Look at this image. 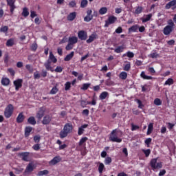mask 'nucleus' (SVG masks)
Wrapping results in <instances>:
<instances>
[{
  "label": "nucleus",
  "mask_w": 176,
  "mask_h": 176,
  "mask_svg": "<svg viewBox=\"0 0 176 176\" xmlns=\"http://www.w3.org/2000/svg\"><path fill=\"white\" fill-rule=\"evenodd\" d=\"M55 72H58V73H61L63 72V68L61 67V66H57L56 67V69H54Z\"/></svg>",
  "instance_id": "nucleus-64"
},
{
  "label": "nucleus",
  "mask_w": 176,
  "mask_h": 176,
  "mask_svg": "<svg viewBox=\"0 0 176 176\" xmlns=\"http://www.w3.org/2000/svg\"><path fill=\"white\" fill-rule=\"evenodd\" d=\"M151 19H152V14H148L147 15H146L145 18H143L142 19V23H147V21H149V20H151Z\"/></svg>",
  "instance_id": "nucleus-36"
},
{
  "label": "nucleus",
  "mask_w": 176,
  "mask_h": 176,
  "mask_svg": "<svg viewBox=\"0 0 176 176\" xmlns=\"http://www.w3.org/2000/svg\"><path fill=\"white\" fill-rule=\"evenodd\" d=\"M61 162V157L60 156L54 157L49 163L50 166H55L57 163H60Z\"/></svg>",
  "instance_id": "nucleus-12"
},
{
  "label": "nucleus",
  "mask_w": 176,
  "mask_h": 176,
  "mask_svg": "<svg viewBox=\"0 0 176 176\" xmlns=\"http://www.w3.org/2000/svg\"><path fill=\"white\" fill-rule=\"evenodd\" d=\"M164 86H171V85H174V80L170 78L164 82Z\"/></svg>",
  "instance_id": "nucleus-35"
},
{
  "label": "nucleus",
  "mask_w": 176,
  "mask_h": 176,
  "mask_svg": "<svg viewBox=\"0 0 176 176\" xmlns=\"http://www.w3.org/2000/svg\"><path fill=\"white\" fill-rule=\"evenodd\" d=\"M43 116H45V107H42L38 109V111L36 114V118L38 120H41Z\"/></svg>",
  "instance_id": "nucleus-9"
},
{
  "label": "nucleus",
  "mask_w": 176,
  "mask_h": 176,
  "mask_svg": "<svg viewBox=\"0 0 176 176\" xmlns=\"http://www.w3.org/2000/svg\"><path fill=\"white\" fill-rule=\"evenodd\" d=\"M68 42L72 45H75V43H78V37L76 36L69 37Z\"/></svg>",
  "instance_id": "nucleus-23"
},
{
  "label": "nucleus",
  "mask_w": 176,
  "mask_h": 176,
  "mask_svg": "<svg viewBox=\"0 0 176 176\" xmlns=\"http://www.w3.org/2000/svg\"><path fill=\"white\" fill-rule=\"evenodd\" d=\"M7 5L10 6V11L11 14L14 13V9H16V5H14L16 0H6Z\"/></svg>",
  "instance_id": "nucleus-8"
},
{
  "label": "nucleus",
  "mask_w": 176,
  "mask_h": 176,
  "mask_svg": "<svg viewBox=\"0 0 176 176\" xmlns=\"http://www.w3.org/2000/svg\"><path fill=\"white\" fill-rule=\"evenodd\" d=\"M167 24H168V27H171L172 28H174V27H175V24L172 21V19L168 20Z\"/></svg>",
  "instance_id": "nucleus-49"
},
{
  "label": "nucleus",
  "mask_w": 176,
  "mask_h": 176,
  "mask_svg": "<svg viewBox=\"0 0 176 176\" xmlns=\"http://www.w3.org/2000/svg\"><path fill=\"white\" fill-rule=\"evenodd\" d=\"M14 45V39L13 38H10L6 42V46H8V47H12V46H13Z\"/></svg>",
  "instance_id": "nucleus-32"
},
{
  "label": "nucleus",
  "mask_w": 176,
  "mask_h": 176,
  "mask_svg": "<svg viewBox=\"0 0 176 176\" xmlns=\"http://www.w3.org/2000/svg\"><path fill=\"white\" fill-rule=\"evenodd\" d=\"M123 50H124V45H121L116 48L114 52L115 53H122Z\"/></svg>",
  "instance_id": "nucleus-33"
},
{
  "label": "nucleus",
  "mask_w": 176,
  "mask_h": 176,
  "mask_svg": "<svg viewBox=\"0 0 176 176\" xmlns=\"http://www.w3.org/2000/svg\"><path fill=\"white\" fill-rule=\"evenodd\" d=\"M135 101L138 104V108L142 109L144 108V104H142V101H141L140 99H136Z\"/></svg>",
  "instance_id": "nucleus-47"
},
{
  "label": "nucleus",
  "mask_w": 176,
  "mask_h": 176,
  "mask_svg": "<svg viewBox=\"0 0 176 176\" xmlns=\"http://www.w3.org/2000/svg\"><path fill=\"white\" fill-rule=\"evenodd\" d=\"M116 21H118V17L113 16V15H110L107 20L105 21V24H104V27H109V25H111V24H115V23H116Z\"/></svg>",
  "instance_id": "nucleus-6"
},
{
  "label": "nucleus",
  "mask_w": 176,
  "mask_h": 176,
  "mask_svg": "<svg viewBox=\"0 0 176 176\" xmlns=\"http://www.w3.org/2000/svg\"><path fill=\"white\" fill-rule=\"evenodd\" d=\"M174 28H172L171 26H166L164 28V30H163V33L165 34V35H170V34H171V32H173Z\"/></svg>",
  "instance_id": "nucleus-14"
},
{
  "label": "nucleus",
  "mask_w": 176,
  "mask_h": 176,
  "mask_svg": "<svg viewBox=\"0 0 176 176\" xmlns=\"http://www.w3.org/2000/svg\"><path fill=\"white\" fill-rule=\"evenodd\" d=\"M50 122H52V118L50 117V116L47 115L43 117V119L42 120L43 124H49Z\"/></svg>",
  "instance_id": "nucleus-18"
},
{
  "label": "nucleus",
  "mask_w": 176,
  "mask_h": 176,
  "mask_svg": "<svg viewBox=\"0 0 176 176\" xmlns=\"http://www.w3.org/2000/svg\"><path fill=\"white\" fill-rule=\"evenodd\" d=\"M105 85H106V86H112L113 85V82H112V80H111V78H109V79L106 80Z\"/></svg>",
  "instance_id": "nucleus-58"
},
{
  "label": "nucleus",
  "mask_w": 176,
  "mask_h": 176,
  "mask_svg": "<svg viewBox=\"0 0 176 176\" xmlns=\"http://www.w3.org/2000/svg\"><path fill=\"white\" fill-rule=\"evenodd\" d=\"M33 140H34V142H36V144H39V142L41 141V135H36L34 136Z\"/></svg>",
  "instance_id": "nucleus-46"
},
{
  "label": "nucleus",
  "mask_w": 176,
  "mask_h": 176,
  "mask_svg": "<svg viewBox=\"0 0 176 176\" xmlns=\"http://www.w3.org/2000/svg\"><path fill=\"white\" fill-rule=\"evenodd\" d=\"M30 49L32 52H36V49H38V44H36V43H33L31 45Z\"/></svg>",
  "instance_id": "nucleus-52"
},
{
  "label": "nucleus",
  "mask_w": 176,
  "mask_h": 176,
  "mask_svg": "<svg viewBox=\"0 0 176 176\" xmlns=\"http://www.w3.org/2000/svg\"><path fill=\"white\" fill-rule=\"evenodd\" d=\"M140 126L138 125H134V124H131V131H135V130H139Z\"/></svg>",
  "instance_id": "nucleus-59"
},
{
  "label": "nucleus",
  "mask_w": 176,
  "mask_h": 176,
  "mask_svg": "<svg viewBox=\"0 0 176 176\" xmlns=\"http://www.w3.org/2000/svg\"><path fill=\"white\" fill-rule=\"evenodd\" d=\"M19 156L22 157V160H23L24 162H28V156H30V152L20 153Z\"/></svg>",
  "instance_id": "nucleus-15"
},
{
  "label": "nucleus",
  "mask_w": 176,
  "mask_h": 176,
  "mask_svg": "<svg viewBox=\"0 0 176 176\" xmlns=\"http://www.w3.org/2000/svg\"><path fill=\"white\" fill-rule=\"evenodd\" d=\"M89 87H90V84L85 83L82 85V87H81V90H87Z\"/></svg>",
  "instance_id": "nucleus-57"
},
{
  "label": "nucleus",
  "mask_w": 176,
  "mask_h": 176,
  "mask_svg": "<svg viewBox=\"0 0 176 176\" xmlns=\"http://www.w3.org/2000/svg\"><path fill=\"white\" fill-rule=\"evenodd\" d=\"M109 96V94L107 91H103L100 94V95L99 96V98L100 100H105V98H107V97H108Z\"/></svg>",
  "instance_id": "nucleus-29"
},
{
  "label": "nucleus",
  "mask_w": 176,
  "mask_h": 176,
  "mask_svg": "<svg viewBox=\"0 0 176 176\" xmlns=\"http://www.w3.org/2000/svg\"><path fill=\"white\" fill-rule=\"evenodd\" d=\"M109 139L112 142H118V143L122 142V138H119L118 137V129H117L113 130L111 132Z\"/></svg>",
  "instance_id": "nucleus-5"
},
{
  "label": "nucleus",
  "mask_w": 176,
  "mask_h": 176,
  "mask_svg": "<svg viewBox=\"0 0 176 176\" xmlns=\"http://www.w3.org/2000/svg\"><path fill=\"white\" fill-rule=\"evenodd\" d=\"M120 78L122 79V80H126V79H127V73L126 72H121L120 74Z\"/></svg>",
  "instance_id": "nucleus-39"
},
{
  "label": "nucleus",
  "mask_w": 176,
  "mask_h": 176,
  "mask_svg": "<svg viewBox=\"0 0 176 176\" xmlns=\"http://www.w3.org/2000/svg\"><path fill=\"white\" fill-rule=\"evenodd\" d=\"M13 112H14V107L12 104H9L7 105L4 110V116L6 119H9L12 118V115H13Z\"/></svg>",
  "instance_id": "nucleus-4"
},
{
  "label": "nucleus",
  "mask_w": 176,
  "mask_h": 176,
  "mask_svg": "<svg viewBox=\"0 0 176 176\" xmlns=\"http://www.w3.org/2000/svg\"><path fill=\"white\" fill-rule=\"evenodd\" d=\"M34 151H39L41 149V145L39 144H36L32 146Z\"/></svg>",
  "instance_id": "nucleus-63"
},
{
  "label": "nucleus",
  "mask_w": 176,
  "mask_h": 176,
  "mask_svg": "<svg viewBox=\"0 0 176 176\" xmlns=\"http://www.w3.org/2000/svg\"><path fill=\"white\" fill-rule=\"evenodd\" d=\"M58 91V89L57 88V87H54L50 92V94H56V93Z\"/></svg>",
  "instance_id": "nucleus-54"
},
{
  "label": "nucleus",
  "mask_w": 176,
  "mask_h": 176,
  "mask_svg": "<svg viewBox=\"0 0 176 176\" xmlns=\"http://www.w3.org/2000/svg\"><path fill=\"white\" fill-rule=\"evenodd\" d=\"M87 140H89V138H87V137H83L82 138L78 143L79 146H82V145H83V144H85L86 142V141H87Z\"/></svg>",
  "instance_id": "nucleus-40"
},
{
  "label": "nucleus",
  "mask_w": 176,
  "mask_h": 176,
  "mask_svg": "<svg viewBox=\"0 0 176 176\" xmlns=\"http://www.w3.org/2000/svg\"><path fill=\"white\" fill-rule=\"evenodd\" d=\"M71 89V82H67L65 84V90L66 91H68V90H69Z\"/></svg>",
  "instance_id": "nucleus-53"
},
{
  "label": "nucleus",
  "mask_w": 176,
  "mask_h": 176,
  "mask_svg": "<svg viewBox=\"0 0 176 176\" xmlns=\"http://www.w3.org/2000/svg\"><path fill=\"white\" fill-rule=\"evenodd\" d=\"M107 12H108V8H107V7H102L99 10V13L102 15L107 14Z\"/></svg>",
  "instance_id": "nucleus-42"
},
{
  "label": "nucleus",
  "mask_w": 176,
  "mask_h": 176,
  "mask_svg": "<svg viewBox=\"0 0 176 176\" xmlns=\"http://www.w3.org/2000/svg\"><path fill=\"white\" fill-rule=\"evenodd\" d=\"M25 68L28 71V72H30V74H32V72H34V67H32L31 65L30 64L26 65Z\"/></svg>",
  "instance_id": "nucleus-45"
},
{
  "label": "nucleus",
  "mask_w": 176,
  "mask_h": 176,
  "mask_svg": "<svg viewBox=\"0 0 176 176\" xmlns=\"http://www.w3.org/2000/svg\"><path fill=\"white\" fill-rule=\"evenodd\" d=\"M31 131H32V127L26 126L25 128V137H30V135L31 134Z\"/></svg>",
  "instance_id": "nucleus-24"
},
{
  "label": "nucleus",
  "mask_w": 176,
  "mask_h": 176,
  "mask_svg": "<svg viewBox=\"0 0 176 176\" xmlns=\"http://www.w3.org/2000/svg\"><path fill=\"white\" fill-rule=\"evenodd\" d=\"M99 164L98 167V170L100 174H102V171L105 169V165L102 164V162H98Z\"/></svg>",
  "instance_id": "nucleus-26"
},
{
  "label": "nucleus",
  "mask_w": 176,
  "mask_h": 176,
  "mask_svg": "<svg viewBox=\"0 0 176 176\" xmlns=\"http://www.w3.org/2000/svg\"><path fill=\"white\" fill-rule=\"evenodd\" d=\"M92 13L93 10H91V9H88L87 10V16L84 18V21H85L86 23H89V21H91V19L94 17Z\"/></svg>",
  "instance_id": "nucleus-10"
},
{
  "label": "nucleus",
  "mask_w": 176,
  "mask_h": 176,
  "mask_svg": "<svg viewBox=\"0 0 176 176\" xmlns=\"http://www.w3.org/2000/svg\"><path fill=\"white\" fill-rule=\"evenodd\" d=\"M76 19V12H73L69 14V15L67 16V20L68 21H74V20Z\"/></svg>",
  "instance_id": "nucleus-17"
},
{
  "label": "nucleus",
  "mask_w": 176,
  "mask_h": 176,
  "mask_svg": "<svg viewBox=\"0 0 176 176\" xmlns=\"http://www.w3.org/2000/svg\"><path fill=\"white\" fill-rule=\"evenodd\" d=\"M24 119H25V116H24L23 112L19 113L16 118V123H23L24 122Z\"/></svg>",
  "instance_id": "nucleus-16"
},
{
  "label": "nucleus",
  "mask_w": 176,
  "mask_h": 176,
  "mask_svg": "<svg viewBox=\"0 0 176 176\" xmlns=\"http://www.w3.org/2000/svg\"><path fill=\"white\" fill-rule=\"evenodd\" d=\"M140 76H141V78H142V79H144L146 80H151L153 79V77H152L151 76H146L145 74V72H142Z\"/></svg>",
  "instance_id": "nucleus-22"
},
{
  "label": "nucleus",
  "mask_w": 176,
  "mask_h": 176,
  "mask_svg": "<svg viewBox=\"0 0 176 176\" xmlns=\"http://www.w3.org/2000/svg\"><path fill=\"white\" fill-rule=\"evenodd\" d=\"M9 30V28L8 26H3L0 28V32H6Z\"/></svg>",
  "instance_id": "nucleus-60"
},
{
  "label": "nucleus",
  "mask_w": 176,
  "mask_h": 176,
  "mask_svg": "<svg viewBox=\"0 0 176 176\" xmlns=\"http://www.w3.org/2000/svg\"><path fill=\"white\" fill-rule=\"evenodd\" d=\"M1 85L3 86H9L10 85V80L8 78H3L1 79Z\"/></svg>",
  "instance_id": "nucleus-20"
},
{
  "label": "nucleus",
  "mask_w": 176,
  "mask_h": 176,
  "mask_svg": "<svg viewBox=\"0 0 176 176\" xmlns=\"http://www.w3.org/2000/svg\"><path fill=\"white\" fill-rule=\"evenodd\" d=\"M151 142H152V138H148L145 140L144 144H146V145L147 146V148H149V146H151Z\"/></svg>",
  "instance_id": "nucleus-48"
},
{
  "label": "nucleus",
  "mask_w": 176,
  "mask_h": 176,
  "mask_svg": "<svg viewBox=\"0 0 176 176\" xmlns=\"http://www.w3.org/2000/svg\"><path fill=\"white\" fill-rule=\"evenodd\" d=\"M36 16H38V14H36V12H35L34 10L30 11V17H31V19H34V17H36Z\"/></svg>",
  "instance_id": "nucleus-62"
},
{
  "label": "nucleus",
  "mask_w": 176,
  "mask_h": 176,
  "mask_svg": "<svg viewBox=\"0 0 176 176\" xmlns=\"http://www.w3.org/2000/svg\"><path fill=\"white\" fill-rule=\"evenodd\" d=\"M87 104L88 105H97V100H96L95 96H93L92 101L91 102L88 101Z\"/></svg>",
  "instance_id": "nucleus-43"
},
{
  "label": "nucleus",
  "mask_w": 176,
  "mask_h": 176,
  "mask_svg": "<svg viewBox=\"0 0 176 176\" xmlns=\"http://www.w3.org/2000/svg\"><path fill=\"white\" fill-rule=\"evenodd\" d=\"M52 63H53V64H56V63H57V58L54 56V54H53L52 52H50L47 60L44 63V67L47 71L54 72V70H53V67H52Z\"/></svg>",
  "instance_id": "nucleus-1"
},
{
  "label": "nucleus",
  "mask_w": 176,
  "mask_h": 176,
  "mask_svg": "<svg viewBox=\"0 0 176 176\" xmlns=\"http://www.w3.org/2000/svg\"><path fill=\"white\" fill-rule=\"evenodd\" d=\"M28 123H29V124H32V126H35V124H36V120H35V117H30L28 119Z\"/></svg>",
  "instance_id": "nucleus-25"
},
{
  "label": "nucleus",
  "mask_w": 176,
  "mask_h": 176,
  "mask_svg": "<svg viewBox=\"0 0 176 176\" xmlns=\"http://www.w3.org/2000/svg\"><path fill=\"white\" fill-rule=\"evenodd\" d=\"M153 102H154V105H157V107H159L162 104V100L157 98L154 100Z\"/></svg>",
  "instance_id": "nucleus-44"
},
{
  "label": "nucleus",
  "mask_w": 176,
  "mask_h": 176,
  "mask_svg": "<svg viewBox=\"0 0 176 176\" xmlns=\"http://www.w3.org/2000/svg\"><path fill=\"white\" fill-rule=\"evenodd\" d=\"M47 174H49V170H43L38 171L37 173V175L43 176V175H47Z\"/></svg>",
  "instance_id": "nucleus-38"
},
{
  "label": "nucleus",
  "mask_w": 176,
  "mask_h": 176,
  "mask_svg": "<svg viewBox=\"0 0 176 176\" xmlns=\"http://www.w3.org/2000/svg\"><path fill=\"white\" fill-rule=\"evenodd\" d=\"M74 56H75V52L74 51H72V52H70V54H67L65 57L64 61H71V60H72Z\"/></svg>",
  "instance_id": "nucleus-19"
},
{
  "label": "nucleus",
  "mask_w": 176,
  "mask_h": 176,
  "mask_svg": "<svg viewBox=\"0 0 176 176\" xmlns=\"http://www.w3.org/2000/svg\"><path fill=\"white\" fill-rule=\"evenodd\" d=\"M144 10V8L141 6L136 7L135 12H133L135 14H141V12Z\"/></svg>",
  "instance_id": "nucleus-37"
},
{
  "label": "nucleus",
  "mask_w": 176,
  "mask_h": 176,
  "mask_svg": "<svg viewBox=\"0 0 176 176\" xmlns=\"http://www.w3.org/2000/svg\"><path fill=\"white\" fill-rule=\"evenodd\" d=\"M153 131V124L150 123L148 126V129H147V132H146L147 135L152 134Z\"/></svg>",
  "instance_id": "nucleus-31"
},
{
  "label": "nucleus",
  "mask_w": 176,
  "mask_h": 176,
  "mask_svg": "<svg viewBox=\"0 0 176 176\" xmlns=\"http://www.w3.org/2000/svg\"><path fill=\"white\" fill-rule=\"evenodd\" d=\"M78 36L80 41H86L87 39V32L85 30H80L78 32Z\"/></svg>",
  "instance_id": "nucleus-11"
},
{
  "label": "nucleus",
  "mask_w": 176,
  "mask_h": 176,
  "mask_svg": "<svg viewBox=\"0 0 176 176\" xmlns=\"http://www.w3.org/2000/svg\"><path fill=\"white\" fill-rule=\"evenodd\" d=\"M34 79H41V74H39V72L36 71L34 73Z\"/></svg>",
  "instance_id": "nucleus-56"
},
{
  "label": "nucleus",
  "mask_w": 176,
  "mask_h": 176,
  "mask_svg": "<svg viewBox=\"0 0 176 176\" xmlns=\"http://www.w3.org/2000/svg\"><path fill=\"white\" fill-rule=\"evenodd\" d=\"M129 34L131 32H137L138 31V25H134L128 29Z\"/></svg>",
  "instance_id": "nucleus-21"
},
{
  "label": "nucleus",
  "mask_w": 176,
  "mask_h": 176,
  "mask_svg": "<svg viewBox=\"0 0 176 176\" xmlns=\"http://www.w3.org/2000/svg\"><path fill=\"white\" fill-rule=\"evenodd\" d=\"M95 39H97V35L96 34H92L89 36V39L87 40V43H91Z\"/></svg>",
  "instance_id": "nucleus-27"
},
{
  "label": "nucleus",
  "mask_w": 176,
  "mask_h": 176,
  "mask_svg": "<svg viewBox=\"0 0 176 176\" xmlns=\"http://www.w3.org/2000/svg\"><path fill=\"white\" fill-rule=\"evenodd\" d=\"M74 49V44H71L68 43V44L65 47V50L67 51L72 50Z\"/></svg>",
  "instance_id": "nucleus-51"
},
{
  "label": "nucleus",
  "mask_w": 176,
  "mask_h": 176,
  "mask_svg": "<svg viewBox=\"0 0 176 176\" xmlns=\"http://www.w3.org/2000/svg\"><path fill=\"white\" fill-rule=\"evenodd\" d=\"M175 5L176 0H172L166 5L165 8L166 9H170V8H172V6H175Z\"/></svg>",
  "instance_id": "nucleus-28"
},
{
  "label": "nucleus",
  "mask_w": 176,
  "mask_h": 176,
  "mask_svg": "<svg viewBox=\"0 0 176 176\" xmlns=\"http://www.w3.org/2000/svg\"><path fill=\"white\" fill-rule=\"evenodd\" d=\"M131 68V65L130 63H126L124 67V71H130V69Z\"/></svg>",
  "instance_id": "nucleus-55"
},
{
  "label": "nucleus",
  "mask_w": 176,
  "mask_h": 176,
  "mask_svg": "<svg viewBox=\"0 0 176 176\" xmlns=\"http://www.w3.org/2000/svg\"><path fill=\"white\" fill-rule=\"evenodd\" d=\"M34 168H35L34 167V164L29 163L28 165L26 166V168L25 170V173L28 174L30 173H32Z\"/></svg>",
  "instance_id": "nucleus-13"
},
{
  "label": "nucleus",
  "mask_w": 176,
  "mask_h": 176,
  "mask_svg": "<svg viewBox=\"0 0 176 176\" xmlns=\"http://www.w3.org/2000/svg\"><path fill=\"white\" fill-rule=\"evenodd\" d=\"M126 56H127V57H129V58H133V57H134V53L129 51L126 52V54H124L122 55L123 57H126Z\"/></svg>",
  "instance_id": "nucleus-41"
},
{
  "label": "nucleus",
  "mask_w": 176,
  "mask_h": 176,
  "mask_svg": "<svg viewBox=\"0 0 176 176\" xmlns=\"http://www.w3.org/2000/svg\"><path fill=\"white\" fill-rule=\"evenodd\" d=\"M146 157H149V155H151V149H147V150H144L143 151Z\"/></svg>",
  "instance_id": "nucleus-61"
},
{
  "label": "nucleus",
  "mask_w": 176,
  "mask_h": 176,
  "mask_svg": "<svg viewBox=\"0 0 176 176\" xmlns=\"http://www.w3.org/2000/svg\"><path fill=\"white\" fill-rule=\"evenodd\" d=\"M74 130V126L72 123H66L63 127V130L60 131L59 135L60 138H65Z\"/></svg>",
  "instance_id": "nucleus-2"
},
{
  "label": "nucleus",
  "mask_w": 176,
  "mask_h": 176,
  "mask_svg": "<svg viewBox=\"0 0 176 176\" xmlns=\"http://www.w3.org/2000/svg\"><path fill=\"white\" fill-rule=\"evenodd\" d=\"M22 16H23V17H28V16H30V11H28L27 7L23 8Z\"/></svg>",
  "instance_id": "nucleus-30"
},
{
  "label": "nucleus",
  "mask_w": 176,
  "mask_h": 176,
  "mask_svg": "<svg viewBox=\"0 0 176 176\" xmlns=\"http://www.w3.org/2000/svg\"><path fill=\"white\" fill-rule=\"evenodd\" d=\"M14 86H15V90L19 91L21 87H23V79L18 78L13 82Z\"/></svg>",
  "instance_id": "nucleus-7"
},
{
  "label": "nucleus",
  "mask_w": 176,
  "mask_h": 176,
  "mask_svg": "<svg viewBox=\"0 0 176 176\" xmlns=\"http://www.w3.org/2000/svg\"><path fill=\"white\" fill-rule=\"evenodd\" d=\"M104 163L106 166H109L112 163V157H107L104 159Z\"/></svg>",
  "instance_id": "nucleus-34"
},
{
  "label": "nucleus",
  "mask_w": 176,
  "mask_h": 176,
  "mask_svg": "<svg viewBox=\"0 0 176 176\" xmlns=\"http://www.w3.org/2000/svg\"><path fill=\"white\" fill-rule=\"evenodd\" d=\"M150 166L154 171L155 170H160V168H163V162H157V158H153L150 161Z\"/></svg>",
  "instance_id": "nucleus-3"
},
{
  "label": "nucleus",
  "mask_w": 176,
  "mask_h": 176,
  "mask_svg": "<svg viewBox=\"0 0 176 176\" xmlns=\"http://www.w3.org/2000/svg\"><path fill=\"white\" fill-rule=\"evenodd\" d=\"M88 1L87 0H82L80 3V8H86L87 6Z\"/></svg>",
  "instance_id": "nucleus-50"
}]
</instances>
